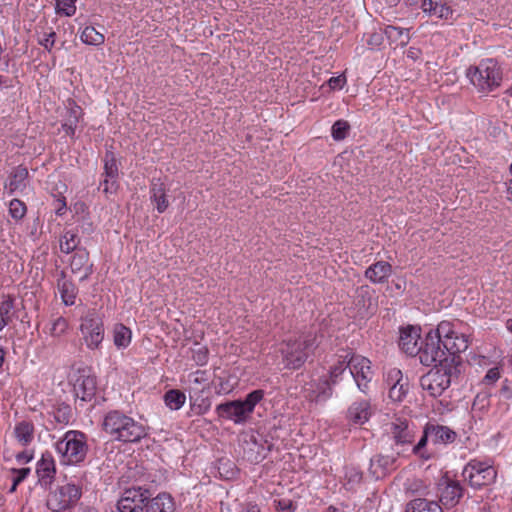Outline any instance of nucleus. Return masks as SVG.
Here are the masks:
<instances>
[{
	"label": "nucleus",
	"instance_id": "obj_1",
	"mask_svg": "<svg viewBox=\"0 0 512 512\" xmlns=\"http://www.w3.org/2000/svg\"><path fill=\"white\" fill-rule=\"evenodd\" d=\"M118 512H175V502L169 493L152 497L149 489L137 486L123 491L116 504Z\"/></svg>",
	"mask_w": 512,
	"mask_h": 512
},
{
	"label": "nucleus",
	"instance_id": "obj_2",
	"mask_svg": "<svg viewBox=\"0 0 512 512\" xmlns=\"http://www.w3.org/2000/svg\"><path fill=\"white\" fill-rule=\"evenodd\" d=\"M103 430L114 440L138 443L148 435V428L119 410L108 412L103 420Z\"/></svg>",
	"mask_w": 512,
	"mask_h": 512
},
{
	"label": "nucleus",
	"instance_id": "obj_3",
	"mask_svg": "<svg viewBox=\"0 0 512 512\" xmlns=\"http://www.w3.org/2000/svg\"><path fill=\"white\" fill-rule=\"evenodd\" d=\"M469 83L481 96H488L497 90L503 80L502 68L493 58H485L470 65L465 72Z\"/></svg>",
	"mask_w": 512,
	"mask_h": 512
},
{
	"label": "nucleus",
	"instance_id": "obj_4",
	"mask_svg": "<svg viewBox=\"0 0 512 512\" xmlns=\"http://www.w3.org/2000/svg\"><path fill=\"white\" fill-rule=\"evenodd\" d=\"M319 344L318 334L312 331L287 340L281 349L285 367L293 370L301 368Z\"/></svg>",
	"mask_w": 512,
	"mask_h": 512
},
{
	"label": "nucleus",
	"instance_id": "obj_5",
	"mask_svg": "<svg viewBox=\"0 0 512 512\" xmlns=\"http://www.w3.org/2000/svg\"><path fill=\"white\" fill-rule=\"evenodd\" d=\"M56 450L61 455L64 464L76 465L82 463L88 453L87 436L77 430H69L57 441Z\"/></svg>",
	"mask_w": 512,
	"mask_h": 512
},
{
	"label": "nucleus",
	"instance_id": "obj_6",
	"mask_svg": "<svg viewBox=\"0 0 512 512\" xmlns=\"http://www.w3.org/2000/svg\"><path fill=\"white\" fill-rule=\"evenodd\" d=\"M82 496V487L73 483L58 485L51 490L46 499V506L52 512H62L74 506Z\"/></svg>",
	"mask_w": 512,
	"mask_h": 512
},
{
	"label": "nucleus",
	"instance_id": "obj_7",
	"mask_svg": "<svg viewBox=\"0 0 512 512\" xmlns=\"http://www.w3.org/2000/svg\"><path fill=\"white\" fill-rule=\"evenodd\" d=\"M452 367L435 365L429 372L420 378V386L432 397L441 396L451 384Z\"/></svg>",
	"mask_w": 512,
	"mask_h": 512
},
{
	"label": "nucleus",
	"instance_id": "obj_8",
	"mask_svg": "<svg viewBox=\"0 0 512 512\" xmlns=\"http://www.w3.org/2000/svg\"><path fill=\"white\" fill-rule=\"evenodd\" d=\"M388 435L393 441L392 448L409 457L410 447L415 440L414 426L403 418H396L389 424Z\"/></svg>",
	"mask_w": 512,
	"mask_h": 512
},
{
	"label": "nucleus",
	"instance_id": "obj_9",
	"mask_svg": "<svg viewBox=\"0 0 512 512\" xmlns=\"http://www.w3.org/2000/svg\"><path fill=\"white\" fill-rule=\"evenodd\" d=\"M462 475L472 487L481 488L495 481L497 471L488 462L472 459L465 465Z\"/></svg>",
	"mask_w": 512,
	"mask_h": 512
},
{
	"label": "nucleus",
	"instance_id": "obj_10",
	"mask_svg": "<svg viewBox=\"0 0 512 512\" xmlns=\"http://www.w3.org/2000/svg\"><path fill=\"white\" fill-rule=\"evenodd\" d=\"M348 365L349 373L353 377L358 389L363 393H367L369 383L374 374L370 360L362 355L353 353L349 357Z\"/></svg>",
	"mask_w": 512,
	"mask_h": 512
},
{
	"label": "nucleus",
	"instance_id": "obj_11",
	"mask_svg": "<svg viewBox=\"0 0 512 512\" xmlns=\"http://www.w3.org/2000/svg\"><path fill=\"white\" fill-rule=\"evenodd\" d=\"M418 354L420 362L425 366L449 364L441 341L429 332L425 337L424 345L420 346Z\"/></svg>",
	"mask_w": 512,
	"mask_h": 512
},
{
	"label": "nucleus",
	"instance_id": "obj_12",
	"mask_svg": "<svg viewBox=\"0 0 512 512\" xmlns=\"http://www.w3.org/2000/svg\"><path fill=\"white\" fill-rule=\"evenodd\" d=\"M84 340L88 348L96 349L104 339V326L102 320L94 311L88 312L82 319L80 326Z\"/></svg>",
	"mask_w": 512,
	"mask_h": 512
},
{
	"label": "nucleus",
	"instance_id": "obj_13",
	"mask_svg": "<svg viewBox=\"0 0 512 512\" xmlns=\"http://www.w3.org/2000/svg\"><path fill=\"white\" fill-rule=\"evenodd\" d=\"M406 457L398 454V451L391 447L387 454H377L370 459L369 473L375 478L384 477L389 471L395 469L398 458Z\"/></svg>",
	"mask_w": 512,
	"mask_h": 512
},
{
	"label": "nucleus",
	"instance_id": "obj_14",
	"mask_svg": "<svg viewBox=\"0 0 512 512\" xmlns=\"http://www.w3.org/2000/svg\"><path fill=\"white\" fill-rule=\"evenodd\" d=\"M389 388V398L395 402H401L409 390L408 378L403 377L401 370L391 369L386 378Z\"/></svg>",
	"mask_w": 512,
	"mask_h": 512
},
{
	"label": "nucleus",
	"instance_id": "obj_15",
	"mask_svg": "<svg viewBox=\"0 0 512 512\" xmlns=\"http://www.w3.org/2000/svg\"><path fill=\"white\" fill-rule=\"evenodd\" d=\"M438 486L439 500L446 508L454 507L463 496V488L458 481L443 478Z\"/></svg>",
	"mask_w": 512,
	"mask_h": 512
},
{
	"label": "nucleus",
	"instance_id": "obj_16",
	"mask_svg": "<svg viewBox=\"0 0 512 512\" xmlns=\"http://www.w3.org/2000/svg\"><path fill=\"white\" fill-rule=\"evenodd\" d=\"M215 412L219 418L233 421L235 424H243L248 415L244 411L240 400L227 401L216 406Z\"/></svg>",
	"mask_w": 512,
	"mask_h": 512
},
{
	"label": "nucleus",
	"instance_id": "obj_17",
	"mask_svg": "<svg viewBox=\"0 0 512 512\" xmlns=\"http://www.w3.org/2000/svg\"><path fill=\"white\" fill-rule=\"evenodd\" d=\"M104 175L105 179L101 182L100 187L106 194L114 193L117 190L118 165L115 155L111 151L105 153Z\"/></svg>",
	"mask_w": 512,
	"mask_h": 512
},
{
	"label": "nucleus",
	"instance_id": "obj_18",
	"mask_svg": "<svg viewBox=\"0 0 512 512\" xmlns=\"http://www.w3.org/2000/svg\"><path fill=\"white\" fill-rule=\"evenodd\" d=\"M96 390V377L91 374H86L85 371L80 373L74 383L76 397L82 401H90L95 396Z\"/></svg>",
	"mask_w": 512,
	"mask_h": 512
},
{
	"label": "nucleus",
	"instance_id": "obj_19",
	"mask_svg": "<svg viewBox=\"0 0 512 512\" xmlns=\"http://www.w3.org/2000/svg\"><path fill=\"white\" fill-rule=\"evenodd\" d=\"M420 327L407 326L400 329L399 347L409 355H416L419 352L420 346Z\"/></svg>",
	"mask_w": 512,
	"mask_h": 512
},
{
	"label": "nucleus",
	"instance_id": "obj_20",
	"mask_svg": "<svg viewBox=\"0 0 512 512\" xmlns=\"http://www.w3.org/2000/svg\"><path fill=\"white\" fill-rule=\"evenodd\" d=\"M392 274V266L386 261H377L370 265L364 273V276L373 284H383L387 282Z\"/></svg>",
	"mask_w": 512,
	"mask_h": 512
},
{
	"label": "nucleus",
	"instance_id": "obj_21",
	"mask_svg": "<svg viewBox=\"0 0 512 512\" xmlns=\"http://www.w3.org/2000/svg\"><path fill=\"white\" fill-rule=\"evenodd\" d=\"M441 343L445 349L447 357H452V362L456 355L466 351L469 346L468 337L465 334L458 332L443 340Z\"/></svg>",
	"mask_w": 512,
	"mask_h": 512
},
{
	"label": "nucleus",
	"instance_id": "obj_22",
	"mask_svg": "<svg viewBox=\"0 0 512 512\" xmlns=\"http://www.w3.org/2000/svg\"><path fill=\"white\" fill-rule=\"evenodd\" d=\"M36 473L41 485L51 484L56 468L53 457L49 453L42 454L37 463Z\"/></svg>",
	"mask_w": 512,
	"mask_h": 512
},
{
	"label": "nucleus",
	"instance_id": "obj_23",
	"mask_svg": "<svg viewBox=\"0 0 512 512\" xmlns=\"http://www.w3.org/2000/svg\"><path fill=\"white\" fill-rule=\"evenodd\" d=\"M431 434V442L434 445L453 443L457 438V433L447 426L428 422Z\"/></svg>",
	"mask_w": 512,
	"mask_h": 512
},
{
	"label": "nucleus",
	"instance_id": "obj_24",
	"mask_svg": "<svg viewBox=\"0 0 512 512\" xmlns=\"http://www.w3.org/2000/svg\"><path fill=\"white\" fill-rule=\"evenodd\" d=\"M431 441V434L428 424L424 426L423 433L417 444L410 447L409 456L415 455L422 461H428L434 458V453L427 447L428 441Z\"/></svg>",
	"mask_w": 512,
	"mask_h": 512
},
{
	"label": "nucleus",
	"instance_id": "obj_25",
	"mask_svg": "<svg viewBox=\"0 0 512 512\" xmlns=\"http://www.w3.org/2000/svg\"><path fill=\"white\" fill-rule=\"evenodd\" d=\"M150 199L155 204L158 213H163L169 206L164 184L153 179L150 186Z\"/></svg>",
	"mask_w": 512,
	"mask_h": 512
},
{
	"label": "nucleus",
	"instance_id": "obj_26",
	"mask_svg": "<svg viewBox=\"0 0 512 512\" xmlns=\"http://www.w3.org/2000/svg\"><path fill=\"white\" fill-rule=\"evenodd\" d=\"M64 122L62 128H76L83 117V109L72 98L65 101Z\"/></svg>",
	"mask_w": 512,
	"mask_h": 512
},
{
	"label": "nucleus",
	"instance_id": "obj_27",
	"mask_svg": "<svg viewBox=\"0 0 512 512\" xmlns=\"http://www.w3.org/2000/svg\"><path fill=\"white\" fill-rule=\"evenodd\" d=\"M89 261V253L86 249H78L77 252L73 255L70 267L73 273H77L82 269L85 270V273L80 277L81 281L86 280L89 275L92 273V264H88Z\"/></svg>",
	"mask_w": 512,
	"mask_h": 512
},
{
	"label": "nucleus",
	"instance_id": "obj_28",
	"mask_svg": "<svg viewBox=\"0 0 512 512\" xmlns=\"http://www.w3.org/2000/svg\"><path fill=\"white\" fill-rule=\"evenodd\" d=\"M371 415L368 401L354 402L348 409V418L355 424L365 423Z\"/></svg>",
	"mask_w": 512,
	"mask_h": 512
},
{
	"label": "nucleus",
	"instance_id": "obj_29",
	"mask_svg": "<svg viewBox=\"0 0 512 512\" xmlns=\"http://www.w3.org/2000/svg\"><path fill=\"white\" fill-rule=\"evenodd\" d=\"M61 278L58 279V289L61 294L63 303L67 306H71L75 303V299L78 293L77 287L69 280L66 279L65 272H61Z\"/></svg>",
	"mask_w": 512,
	"mask_h": 512
},
{
	"label": "nucleus",
	"instance_id": "obj_30",
	"mask_svg": "<svg viewBox=\"0 0 512 512\" xmlns=\"http://www.w3.org/2000/svg\"><path fill=\"white\" fill-rule=\"evenodd\" d=\"M28 178V170L23 166H18L9 176L5 188L12 194L15 191H21L26 187V180Z\"/></svg>",
	"mask_w": 512,
	"mask_h": 512
},
{
	"label": "nucleus",
	"instance_id": "obj_31",
	"mask_svg": "<svg viewBox=\"0 0 512 512\" xmlns=\"http://www.w3.org/2000/svg\"><path fill=\"white\" fill-rule=\"evenodd\" d=\"M384 34L391 43H396L402 47L410 41L409 29L398 26L387 25L384 28Z\"/></svg>",
	"mask_w": 512,
	"mask_h": 512
},
{
	"label": "nucleus",
	"instance_id": "obj_32",
	"mask_svg": "<svg viewBox=\"0 0 512 512\" xmlns=\"http://www.w3.org/2000/svg\"><path fill=\"white\" fill-rule=\"evenodd\" d=\"M406 512H443L441 506L435 501L424 498L411 500L406 507Z\"/></svg>",
	"mask_w": 512,
	"mask_h": 512
},
{
	"label": "nucleus",
	"instance_id": "obj_33",
	"mask_svg": "<svg viewBox=\"0 0 512 512\" xmlns=\"http://www.w3.org/2000/svg\"><path fill=\"white\" fill-rule=\"evenodd\" d=\"M14 435L19 444L27 446L34 439V425L31 422L22 421L15 426Z\"/></svg>",
	"mask_w": 512,
	"mask_h": 512
},
{
	"label": "nucleus",
	"instance_id": "obj_34",
	"mask_svg": "<svg viewBox=\"0 0 512 512\" xmlns=\"http://www.w3.org/2000/svg\"><path fill=\"white\" fill-rule=\"evenodd\" d=\"M332 385L329 379L319 380L310 395L311 400L316 402L326 401L332 395Z\"/></svg>",
	"mask_w": 512,
	"mask_h": 512
},
{
	"label": "nucleus",
	"instance_id": "obj_35",
	"mask_svg": "<svg viewBox=\"0 0 512 512\" xmlns=\"http://www.w3.org/2000/svg\"><path fill=\"white\" fill-rule=\"evenodd\" d=\"M131 330L123 324H117L113 331V341L117 348H126L131 342Z\"/></svg>",
	"mask_w": 512,
	"mask_h": 512
},
{
	"label": "nucleus",
	"instance_id": "obj_36",
	"mask_svg": "<svg viewBox=\"0 0 512 512\" xmlns=\"http://www.w3.org/2000/svg\"><path fill=\"white\" fill-rule=\"evenodd\" d=\"M79 242L80 240L77 232L67 230L60 238V251L65 254H69L77 249Z\"/></svg>",
	"mask_w": 512,
	"mask_h": 512
},
{
	"label": "nucleus",
	"instance_id": "obj_37",
	"mask_svg": "<svg viewBox=\"0 0 512 512\" xmlns=\"http://www.w3.org/2000/svg\"><path fill=\"white\" fill-rule=\"evenodd\" d=\"M185 401V393L178 389H171L164 394V402L171 410H179Z\"/></svg>",
	"mask_w": 512,
	"mask_h": 512
},
{
	"label": "nucleus",
	"instance_id": "obj_38",
	"mask_svg": "<svg viewBox=\"0 0 512 512\" xmlns=\"http://www.w3.org/2000/svg\"><path fill=\"white\" fill-rule=\"evenodd\" d=\"M80 39L83 43L94 46H100L105 41L104 35L93 26H86L81 32Z\"/></svg>",
	"mask_w": 512,
	"mask_h": 512
},
{
	"label": "nucleus",
	"instance_id": "obj_39",
	"mask_svg": "<svg viewBox=\"0 0 512 512\" xmlns=\"http://www.w3.org/2000/svg\"><path fill=\"white\" fill-rule=\"evenodd\" d=\"M351 354L353 353L345 352L344 355H340L337 363L331 367L329 380L332 382V384H336L338 382V378L345 372L347 368H349L348 360Z\"/></svg>",
	"mask_w": 512,
	"mask_h": 512
},
{
	"label": "nucleus",
	"instance_id": "obj_40",
	"mask_svg": "<svg viewBox=\"0 0 512 512\" xmlns=\"http://www.w3.org/2000/svg\"><path fill=\"white\" fill-rule=\"evenodd\" d=\"M264 391L261 389L254 390L247 394L244 400H240V404L248 417L253 413L255 406L263 399Z\"/></svg>",
	"mask_w": 512,
	"mask_h": 512
},
{
	"label": "nucleus",
	"instance_id": "obj_41",
	"mask_svg": "<svg viewBox=\"0 0 512 512\" xmlns=\"http://www.w3.org/2000/svg\"><path fill=\"white\" fill-rule=\"evenodd\" d=\"M429 333H431L433 336H436V338L442 342L443 340L456 333V331L454 329L453 323L449 321H442L438 324L435 330H430Z\"/></svg>",
	"mask_w": 512,
	"mask_h": 512
},
{
	"label": "nucleus",
	"instance_id": "obj_42",
	"mask_svg": "<svg viewBox=\"0 0 512 512\" xmlns=\"http://www.w3.org/2000/svg\"><path fill=\"white\" fill-rule=\"evenodd\" d=\"M27 212L25 203L19 199H13L9 203V214L15 220H21Z\"/></svg>",
	"mask_w": 512,
	"mask_h": 512
},
{
	"label": "nucleus",
	"instance_id": "obj_43",
	"mask_svg": "<svg viewBox=\"0 0 512 512\" xmlns=\"http://www.w3.org/2000/svg\"><path fill=\"white\" fill-rule=\"evenodd\" d=\"M453 9L447 5L446 3L436 2L434 5V10L432 11V16H436L441 20H449L452 18Z\"/></svg>",
	"mask_w": 512,
	"mask_h": 512
},
{
	"label": "nucleus",
	"instance_id": "obj_44",
	"mask_svg": "<svg viewBox=\"0 0 512 512\" xmlns=\"http://www.w3.org/2000/svg\"><path fill=\"white\" fill-rule=\"evenodd\" d=\"M56 40V33L52 28L44 31L39 37L38 43L43 46L48 52H51Z\"/></svg>",
	"mask_w": 512,
	"mask_h": 512
},
{
	"label": "nucleus",
	"instance_id": "obj_45",
	"mask_svg": "<svg viewBox=\"0 0 512 512\" xmlns=\"http://www.w3.org/2000/svg\"><path fill=\"white\" fill-rule=\"evenodd\" d=\"M77 0H57L56 8L59 13H62L66 16H72L76 12V3Z\"/></svg>",
	"mask_w": 512,
	"mask_h": 512
},
{
	"label": "nucleus",
	"instance_id": "obj_46",
	"mask_svg": "<svg viewBox=\"0 0 512 512\" xmlns=\"http://www.w3.org/2000/svg\"><path fill=\"white\" fill-rule=\"evenodd\" d=\"M13 308H14V301L12 298L8 297L7 299L3 300L0 304V315L9 323L12 320L13 316Z\"/></svg>",
	"mask_w": 512,
	"mask_h": 512
},
{
	"label": "nucleus",
	"instance_id": "obj_47",
	"mask_svg": "<svg viewBox=\"0 0 512 512\" xmlns=\"http://www.w3.org/2000/svg\"><path fill=\"white\" fill-rule=\"evenodd\" d=\"M67 327V321L63 317H58L52 324L51 334L57 337L61 336L66 331Z\"/></svg>",
	"mask_w": 512,
	"mask_h": 512
},
{
	"label": "nucleus",
	"instance_id": "obj_48",
	"mask_svg": "<svg viewBox=\"0 0 512 512\" xmlns=\"http://www.w3.org/2000/svg\"><path fill=\"white\" fill-rule=\"evenodd\" d=\"M192 359L199 366H203L208 362V349L205 347H200L196 350H193Z\"/></svg>",
	"mask_w": 512,
	"mask_h": 512
},
{
	"label": "nucleus",
	"instance_id": "obj_49",
	"mask_svg": "<svg viewBox=\"0 0 512 512\" xmlns=\"http://www.w3.org/2000/svg\"><path fill=\"white\" fill-rule=\"evenodd\" d=\"M347 83V78L345 73H342L338 76L331 77L327 81V85L331 90H341Z\"/></svg>",
	"mask_w": 512,
	"mask_h": 512
},
{
	"label": "nucleus",
	"instance_id": "obj_50",
	"mask_svg": "<svg viewBox=\"0 0 512 512\" xmlns=\"http://www.w3.org/2000/svg\"><path fill=\"white\" fill-rule=\"evenodd\" d=\"M12 471L14 473H16L17 476L13 480V484L9 490L10 492L16 491V488L19 485V483H21L29 475L30 469L29 468H21V469H13Z\"/></svg>",
	"mask_w": 512,
	"mask_h": 512
},
{
	"label": "nucleus",
	"instance_id": "obj_51",
	"mask_svg": "<svg viewBox=\"0 0 512 512\" xmlns=\"http://www.w3.org/2000/svg\"><path fill=\"white\" fill-rule=\"evenodd\" d=\"M345 477L347 478L348 483L358 484L362 480V473L354 467L346 468Z\"/></svg>",
	"mask_w": 512,
	"mask_h": 512
},
{
	"label": "nucleus",
	"instance_id": "obj_52",
	"mask_svg": "<svg viewBox=\"0 0 512 512\" xmlns=\"http://www.w3.org/2000/svg\"><path fill=\"white\" fill-rule=\"evenodd\" d=\"M500 378V372L497 367L489 369L484 377V383L487 385L493 384Z\"/></svg>",
	"mask_w": 512,
	"mask_h": 512
},
{
	"label": "nucleus",
	"instance_id": "obj_53",
	"mask_svg": "<svg viewBox=\"0 0 512 512\" xmlns=\"http://www.w3.org/2000/svg\"><path fill=\"white\" fill-rule=\"evenodd\" d=\"M435 4L436 1L433 0H422L421 9L425 14L432 16V11L434 10Z\"/></svg>",
	"mask_w": 512,
	"mask_h": 512
},
{
	"label": "nucleus",
	"instance_id": "obj_54",
	"mask_svg": "<svg viewBox=\"0 0 512 512\" xmlns=\"http://www.w3.org/2000/svg\"><path fill=\"white\" fill-rule=\"evenodd\" d=\"M382 35L378 33H373L370 35V38L368 40V45L371 46H379L382 43Z\"/></svg>",
	"mask_w": 512,
	"mask_h": 512
},
{
	"label": "nucleus",
	"instance_id": "obj_55",
	"mask_svg": "<svg viewBox=\"0 0 512 512\" xmlns=\"http://www.w3.org/2000/svg\"><path fill=\"white\" fill-rule=\"evenodd\" d=\"M348 130H332L334 140L341 141L346 138Z\"/></svg>",
	"mask_w": 512,
	"mask_h": 512
},
{
	"label": "nucleus",
	"instance_id": "obj_56",
	"mask_svg": "<svg viewBox=\"0 0 512 512\" xmlns=\"http://www.w3.org/2000/svg\"><path fill=\"white\" fill-rule=\"evenodd\" d=\"M16 459L20 463H27L32 459V455L27 452H20L17 454Z\"/></svg>",
	"mask_w": 512,
	"mask_h": 512
},
{
	"label": "nucleus",
	"instance_id": "obj_57",
	"mask_svg": "<svg viewBox=\"0 0 512 512\" xmlns=\"http://www.w3.org/2000/svg\"><path fill=\"white\" fill-rule=\"evenodd\" d=\"M57 202V206H56V214L57 215H62L63 214V210L66 208V202H65V199L62 198V199H57L56 200Z\"/></svg>",
	"mask_w": 512,
	"mask_h": 512
},
{
	"label": "nucleus",
	"instance_id": "obj_58",
	"mask_svg": "<svg viewBox=\"0 0 512 512\" xmlns=\"http://www.w3.org/2000/svg\"><path fill=\"white\" fill-rule=\"evenodd\" d=\"M205 375H206V373L204 371L199 370V371L195 372L193 382L196 384L202 383L203 381L206 380L204 378Z\"/></svg>",
	"mask_w": 512,
	"mask_h": 512
},
{
	"label": "nucleus",
	"instance_id": "obj_59",
	"mask_svg": "<svg viewBox=\"0 0 512 512\" xmlns=\"http://www.w3.org/2000/svg\"><path fill=\"white\" fill-rule=\"evenodd\" d=\"M331 128H335V129H338V128H350V125L349 123L346 121V120H337Z\"/></svg>",
	"mask_w": 512,
	"mask_h": 512
},
{
	"label": "nucleus",
	"instance_id": "obj_60",
	"mask_svg": "<svg viewBox=\"0 0 512 512\" xmlns=\"http://www.w3.org/2000/svg\"><path fill=\"white\" fill-rule=\"evenodd\" d=\"M74 512H97V510L90 506L80 504Z\"/></svg>",
	"mask_w": 512,
	"mask_h": 512
},
{
	"label": "nucleus",
	"instance_id": "obj_61",
	"mask_svg": "<svg viewBox=\"0 0 512 512\" xmlns=\"http://www.w3.org/2000/svg\"><path fill=\"white\" fill-rule=\"evenodd\" d=\"M210 408V403L203 400V404L199 405L198 414H204Z\"/></svg>",
	"mask_w": 512,
	"mask_h": 512
},
{
	"label": "nucleus",
	"instance_id": "obj_62",
	"mask_svg": "<svg viewBox=\"0 0 512 512\" xmlns=\"http://www.w3.org/2000/svg\"><path fill=\"white\" fill-rule=\"evenodd\" d=\"M418 52H419V51H418L417 49H415V48H410V49L408 50V52H407V56H408V57H410V58H412V59H415V58L417 57V55H418Z\"/></svg>",
	"mask_w": 512,
	"mask_h": 512
},
{
	"label": "nucleus",
	"instance_id": "obj_63",
	"mask_svg": "<svg viewBox=\"0 0 512 512\" xmlns=\"http://www.w3.org/2000/svg\"><path fill=\"white\" fill-rule=\"evenodd\" d=\"M9 324L8 321H6L1 315H0V331L7 325Z\"/></svg>",
	"mask_w": 512,
	"mask_h": 512
},
{
	"label": "nucleus",
	"instance_id": "obj_64",
	"mask_svg": "<svg viewBox=\"0 0 512 512\" xmlns=\"http://www.w3.org/2000/svg\"><path fill=\"white\" fill-rule=\"evenodd\" d=\"M506 328L512 333V319L507 320Z\"/></svg>",
	"mask_w": 512,
	"mask_h": 512
}]
</instances>
